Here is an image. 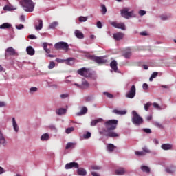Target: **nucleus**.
I'll list each match as a JSON object with an SVG mask.
<instances>
[{
	"label": "nucleus",
	"instance_id": "46",
	"mask_svg": "<svg viewBox=\"0 0 176 176\" xmlns=\"http://www.w3.org/2000/svg\"><path fill=\"white\" fill-rule=\"evenodd\" d=\"M153 106H154V108L157 109H161L160 106L157 102H154V104H153Z\"/></svg>",
	"mask_w": 176,
	"mask_h": 176
},
{
	"label": "nucleus",
	"instance_id": "40",
	"mask_svg": "<svg viewBox=\"0 0 176 176\" xmlns=\"http://www.w3.org/2000/svg\"><path fill=\"white\" fill-rule=\"evenodd\" d=\"M91 132H89V131L87 132L86 134H84V135H83V138H84V139H85V140L89 139V138H91Z\"/></svg>",
	"mask_w": 176,
	"mask_h": 176
},
{
	"label": "nucleus",
	"instance_id": "38",
	"mask_svg": "<svg viewBox=\"0 0 176 176\" xmlns=\"http://www.w3.org/2000/svg\"><path fill=\"white\" fill-rule=\"evenodd\" d=\"M152 105V103L151 102H148L144 104V110L146 111H148L150 107Z\"/></svg>",
	"mask_w": 176,
	"mask_h": 176
},
{
	"label": "nucleus",
	"instance_id": "44",
	"mask_svg": "<svg viewBox=\"0 0 176 176\" xmlns=\"http://www.w3.org/2000/svg\"><path fill=\"white\" fill-rule=\"evenodd\" d=\"M104 95L106 96L109 98H113V94L109 93V92H104Z\"/></svg>",
	"mask_w": 176,
	"mask_h": 176
},
{
	"label": "nucleus",
	"instance_id": "34",
	"mask_svg": "<svg viewBox=\"0 0 176 176\" xmlns=\"http://www.w3.org/2000/svg\"><path fill=\"white\" fill-rule=\"evenodd\" d=\"M87 20H88V16H81L79 17V22H80V23L86 22V21H87Z\"/></svg>",
	"mask_w": 176,
	"mask_h": 176
},
{
	"label": "nucleus",
	"instance_id": "50",
	"mask_svg": "<svg viewBox=\"0 0 176 176\" xmlns=\"http://www.w3.org/2000/svg\"><path fill=\"white\" fill-rule=\"evenodd\" d=\"M148 85L146 82L143 83V89L148 90Z\"/></svg>",
	"mask_w": 176,
	"mask_h": 176
},
{
	"label": "nucleus",
	"instance_id": "30",
	"mask_svg": "<svg viewBox=\"0 0 176 176\" xmlns=\"http://www.w3.org/2000/svg\"><path fill=\"white\" fill-rule=\"evenodd\" d=\"M12 122H13V127H14V129L16 132H18L19 131V126H18V124L15 120V118H12Z\"/></svg>",
	"mask_w": 176,
	"mask_h": 176
},
{
	"label": "nucleus",
	"instance_id": "32",
	"mask_svg": "<svg viewBox=\"0 0 176 176\" xmlns=\"http://www.w3.org/2000/svg\"><path fill=\"white\" fill-rule=\"evenodd\" d=\"M58 25L57 21H54L50 25V29H55Z\"/></svg>",
	"mask_w": 176,
	"mask_h": 176
},
{
	"label": "nucleus",
	"instance_id": "57",
	"mask_svg": "<svg viewBox=\"0 0 176 176\" xmlns=\"http://www.w3.org/2000/svg\"><path fill=\"white\" fill-rule=\"evenodd\" d=\"M91 175L93 176H100L99 173L95 172V171H91Z\"/></svg>",
	"mask_w": 176,
	"mask_h": 176
},
{
	"label": "nucleus",
	"instance_id": "63",
	"mask_svg": "<svg viewBox=\"0 0 176 176\" xmlns=\"http://www.w3.org/2000/svg\"><path fill=\"white\" fill-rule=\"evenodd\" d=\"M146 119H147V121H151L152 120V116H147V118H146Z\"/></svg>",
	"mask_w": 176,
	"mask_h": 176
},
{
	"label": "nucleus",
	"instance_id": "33",
	"mask_svg": "<svg viewBox=\"0 0 176 176\" xmlns=\"http://www.w3.org/2000/svg\"><path fill=\"white\" fill-rule=\"evenodd\" d=\"M115 148H116V146H114L113 144H108V150L110 152H113Z\"/></svg>",
	"mask_w": 176,
	"mask_h": 176
},
{
	"label": "nucleus",
	"instance_id": "4",
	"mask_svg": "<svg viewBox=\"0 0 176 176\" xmlns=\"http://www.w3.org/2000/svg\"><path fill=\"white\" fill-rule=\"evenodd\" d=\"M130 9L129 8H124L123 10H121V16L129 19V18L135 17L134 12H129Z\"/></svg>",
	"mask_w": 176,
	"mask_h": 176
},
{
	"label": "nucleus",
	"instance_id": "23",
	"mask_svg": "<svg viewBox=\"0 0 176 176\" xmlns=\"http://www.w3.org/2000/svg\"><path fill=\"white\" fill-rule=\"evenodd\" d=\"M12 27V24L9 23H4L2 25H0V29L1 30H6V29H10Z\"/></svg>",
	"mask_w": 176,
	"mask_h": 176
},
{
	"label": "nucleus",
	"instance_id": "9",
	"mask_svg": "<svg viewBox=\"0 0 176 176\" xmlns=\"http://www.w3.org/2000/svg\"><path fill=\"white\" fill-rule=\"evenodd\" d=\"M78 74L82 76L88 78L90 77L91 74L89 70L85 67H82L78 71Z\"/></svg>",
	"mask_w": 176,
	"mask_h": 176
},
{
	"label": "nucleus",
	"instance_id": "64",
	"mask_svg": "<svg viewBox=\"0 0 176 176\" xmlns=\"http://www.w3.org/2000/svg\"><path fill=\"white\" fill-rule=\"evenodd\" d=\"M143 68L144 69V70H148V66L147 65H143Z\"/></svg>",
	"mask_w": 176,
	"mask_h": 176
},
{
	"label": "nucleus",
	"instance_id": "8",
	"mask_svg": "<svg viewBox=\"0 0 176 176\" xmlns=\"http://www.w3.org/2000/svg\"><path fill=\"white\" fill-rule=\"evenodd\" d=\"M74 85L77 86L80 89L83 90L89 89L90 87L89 82L87 81L85 79H82V84L79 85L78 83H74Z\"/></svg>",
	"mask_w": 176,
	"mask_h": 176
},
{
	"label": "nucleus",
	"instance_id": "41",
	"mask_svg": "<svg viewBox=\"0 0 176 176\" xmlns=\"http://www.w3.org/2000/svg\"><path fill=\"white\" fill-rule=\"evenodd\" d=\"M101 8H102V14L105 15L107 12V9L105 5H104V4L102 5Z\"/></svg>",
	"mask_w": 176,
	"mask_h": 176
},
{
	"label": "nucleus",
	"instance_id": "14",
	"mask_svg": "<svg viewBox=\"0 0 176 176\" xmlns=\"http://www.w3.org/2000/svg\"><path fill=\"white\" fill-rule=\"evenodd\" d=\"M113 113H115L116 115H118V116H124L127 113V111L125 109L118 110L117 109H115L113 110Z\"/></svg>",
	"mask_w": 176,
	"mask_h": 176
},
{
	"label": "nucleus",
	"instance_id": "55",
	"mask_svg": "<svg viewBox=\"0 0 176 176\" xmlns=\"http://www.w3.org/2000/svg\"><path fill=\"white\" fill-rule=\"evenodd\" d=\"M157 76H158L157 72H153V74H151V76H153V78H155Z\"/></svg>",
	"mask_w": 176,
	"mask_h": 176
},
{
	"label": "nucleus",
	"instance_id": "39",
	"mask_svg": "<svg viewBox=\"0 0 176 176\" xmlns=\"http://www.w3.org/2000/svg\"><path fill=\"white\" fill-rule=\"evenodd\" d=\"M91 169L94 170H100L101 169V166L98 165H92L91 166Z\"/></svg>",
	"mask_w": 176,
	"mask_h": 176
},
{
	"label": "nucleus",
	"instance_id": "48",
	"mask_svg": "<svg viewBox=\"0 0 176 176\" xmlns=\"http://www.w3.org/2000/svg\"><path fill=\"white\" fill-rule=\"evenodd\" d=\"M16 28L20 30L24 28V25L23 24H19V25L16 26Z\"/></svg>",
	"mask_w": 176,
	"mask_h": 176
},
{
	"label": "nucleus",
	"instance_id": "49",
	"mask_svg": "<svg viewBox=\"0 0 176 176\" xmlns=\"http://www.w3.org/2000/svg\"><path fill=\"white\" fill-rule=\"evenodd\" d=\"M155 126L160 128V129H163V125L160 124V122H155Z\"/></svg>",
	"mask_w": 176,
	"mask_h": 176
},
{
	"label": "nucleus",
	"instance_id": "3",
	"mask_svg": "<svg viewBox=\"0 0 176 176\" xmlns=\"http://www.w3.org/2000/svg\"><path fill=\"white\" fill-rule=\"evenodd\" d=\"M132 123L136 126H140L144 123V119L135 111H132Z\"/></svg>",
	"mask_w": 176,
	"mask_h": 176
},
{
	"label": "nucleus",
	"instance_id": "43",
	"mask_svg": "<svg viewBox=\"0 0 176 176\" xmlns=\"http://www.w3.org/2000/svg\"><path fill=\"white\" fill-rule=\"evenodd\" d=\"M56 66V64L54 61H51L50 65H48V69H52L54 68V67Z\"/></svg>",
	"mask_w": 176,
	"mask_h": 176
},
{
	"label": "nucleus",
	"instance_id": "2",
	"mask_svg": "<svg viewBox=\"0 0 176 176\" xmlns=\"http://www.w3.org/2000/svg\"><path fill=\"white\" fill-rule=\"evenodd\" d=\"M22 6L25 12H32L34 9V3L32 0H23Z\"/></svg>",
	"mask_w": 176,
	"mask_h": 176
},
{
	"label": "nucleus",
	"instance_id": "53",
	"mask_svg": "<svg viewBox=\"0 0 176 176\" xmlns=\"http://www.w3.org/2000/svg\"><path fill=\"white\" fill-rule=\"evenodd\" d=\"M28 38H30L31 40H34V39H36V36L34 34H30L28 36Z\"/></svg>",
	"mask_w": 176,
	"mask_h": 176
},
{
	"label": "nucleus",
	"instance_id": "59",
	"mask_svg": "<svg viewBox=\"0 0 176 176\" xmlns=\"http://www.w3.org/2000/svg\"><path fill=\"white\" fill-rule=\"evenodd\" d=\"M140 35H142L143 36H146L148 35V34L146 33V31H143V32H140Z\"/></svg>",
	"mask_w": 176,
	"mask_h": 176
},
{
	"label": "nucleus",
	"instance_id": "25",
	"mask_svg": "<svg viewBox=\"0 0 176 176\" xmlns=\"http://www.w3.org/2000/svg\"><path fill=\"white\" fill-rule=\"evenodd\" d=\"M103 122V119L102 118H98L96 120H93L91 122V126H96L97 124L98 123H101Z\"/></svg>",
	"mask_w": 176,
	"mask_h": 176
},
{
	"label": "nucleus",
	"instance_id": "42",
	"mask_svg": "<svg viewBox=\"0 0 176 176\" xmlns=\"http://www.w3.org/2000/svg\"><path fill=\"white\" fill-rule=\"evenodd\" d=\"M74 131V127L72 126V127H69L66 129V133L67 134H70L71 133H72Z\"/></svg>",
	"mask_w": 176,
	"mask_h": 176
},
{
	"label": "nucleus",
	"instance_id": "19",
	"mask_svg": "<svg viewBox=\"0 0 176 176\" xmlns=\"http://www.w3.org/2000/svg\"><path fill=\"white\" fill-rule=\"evenodd\" d=\"M87 111H88V109L86 107H82L80 111V112H78L76 113V115L78 116H84L85 114H87Z\"/></svg>",
	"mask_w": 176,
	"mask_h": 176
},
{
	"label": "nucleus",
	"instance_id": "18",
	"mask_svg": "<svg viewBox=\"0 0 176 176\" xmlns=\"http://www.w3.org/2000/svg\"><path fill=\"white\" fill-rule=\"evenodd\" d=\"M110 66L115 72H118V63L116 60L111 61Z\"/></svg>",
	"mask_w": 176,
	"mask_h": 176
},
{
	"label": "nucleus",
	"instance_id": "62",
	"mask_svg": "<svg viewBox=\"0 0 176 176\" xmlns=\"http://www.w3.org/2000/svg\"><path fill=\"white\" fill-rule=\"evenodd\" d=\"M5 173V170L3 169V168L0 166V175L3 174Z\"/></svg>",
	"mask_w": 176,
	"mask_h": 176
},
{
	"label": "nucleus",
	"instance_id": "16",
	"mask_svg": "<svg viewBox=\"0 0 176 176\" xmlns=\"http://www.w3.org/2000/svg\"><path fill=\"white\" fill-rule=\"evenodd\" d=\"M145 153H150L151 151L148 148H143V151H136L135 154L138 156H143L145 155Z\"/></svg>",
	"mask_w": 176,
	"mask_h": 176
},
{
	"label": "nucleus",
	"instance_id": "45",
	"mask_svg": "<svg viewBox=\"0 0 176 176\" xmlns=\"http://www.w3.org/2000/svg\"><path fill=\"white\" fill-rule=\"evenodd\" d=\"M143 131H144V133H147V134H151L152 133V131L151 129H143Z\"/></svg>",
	"mask_w": 176,
	"mask_h": 176
},
{
	"label": "nucleus",
	"instance_id": "28",
	"mask_svg": "<svg viewBox=\"0 0 176 176\" xmlns=\"http://www.w3.org/2000/svg\"><path fill=\"white\" fill-rule=\"evenodd\" d=\"M123 56H124L125 58L129 59L131 56V50L130 49H128L126 52H124Z\"/></svg>",
	"mask_w": 176,
	"mask_h": 176
},
{
	"label": "nucleus",
	"instance_id": "37",
	"mask_svg": "<svg viewBox=\"0 0 176 176\" xmlns=\"http://www.w3.org/2000/svg\"><path fill=\"white\" fill-rule=\"evenodd\" d=\"M43 48L47 54H50L51 50L50 49H47V43H43Z\"/></svg>",
	"mask_w": 176,
	"mask_h": 176
},
{
	"label": "nucleus",
	"instance_id": "54",
	"mask_svg": "<svg viewBox=\"0 0 176 176\" xmlns=\"http://www.w3.org/2000/svg\"><path fill=\"white\" fill-rule=\"evenodd\" d=\"M161 20L166 21V20H168V16L166 15H161Z\"/></svg>",
	"mask_w": 176,
	"mask_h": 176
},
{
	"label": "nucleus",
	"instance_id": "58",
	"mask_svg": "<svg viewBox=\"0 0 176 176\" xmlns=\"http://www.w3.org/2000/svg\"><path fill=\"white\" fill-rule=\"evenodd\" d=\"M37 91V88L36 87H31L30 88V91L31 92H36Z\"/></svg>",
	"mask_w": 176,
	"mask_h": 176
},
{
	"label": "nucleus",
	"instance_id": "21",
	"mask_svg": "<svg viewBox=\"0 0 176 176\" xmlns=\"http://www.w3.org/2000/svg\"><path fill=\"white\" fill-rule=\"evenodd\" d=\"M126 173V170L124 168H119L116 170V175H123Z\"/></svg>",
	"mask_w": 176,
	"mask_h": 176
},
{
	"label": "nucleus",
	"instance_id": "17",
	"mask_svg": "<svg viewBox=\"0 0 176 176\" xmlns=\"http://www.w3.org/2000/svg\"><path fill=\"white\" fill-rule=\"evenodd\" d=\"M173 148V145L171 144H162V145H161V148H162V150L164 151H168V150H171Z\"/></svg>",
	"mask_w": 176,
	"mask_h": 176
},
{
	"label": "nucleus",
	"instance_id": "35",
	"mask_svg": "<svg viewBox=\"0 0 176 176\" xmlns=\"http://www.w3.org/2000/svg\"><path fill=\"white\" fill-rule=\"evenodd\" d=\"M166 170L169 174H173L175 173V168L173 167L166 168Z\"/></svg>",
	"mask_w": 176,
	"mask_h": 176
},
{
	"label": "nucleus",
	"instance_id": "29",
	"mask_svg": "<svg viewBox=\"0 0 176 176\" xmlns=\"http://www.w3.org/2000/svg\"><path fill=\"white\" fill-rule=\"evenodd\" d=\"M66 113V109L63 108H60L56 110V113L58 116H62Z\"/></svg>",
	"mask_w": 176,
	"mask_h": 176
},
{
	"label": "nucleus",
	"instance_id": "22",
	"mask_svg": "<svg viewBox=\"0 0 176 176\" xmlns=\"http://www.w3.org/2000/svg\"><path fill=\"white\" fill-rule=\"evenodd\" d=\"M75 35L79 39H83L84 38V34L78 30H76L75 31Z\"/></svg>",
	"mask_w": 176,
	"mask_h": 176
},
{
	"label": "nucleus",
	"instance_id": "11",
	"mask_svg": "<svg viewBox=\"0 0 176 176\" xmlns=\"http://www.w3.org/2000/svg\"><path fill=\"white\" fill-rule=\"evenodd\" d=\"M110 24L117 28V29H120L122 30H126V25L124 23H118L116 21H111Z\"/></svg>",
	"mask_w": 176,
	"mask_h": 176
},
{
	"label": "nucleus",
	"instance_id": "56",
	"mask_svg": "<svg viewBox=\"0 0 176 176\" xmlns=\"http://www.w3.org/2000/svg\"><path fill=\"white\" fill-rule=\"evenodd\" d=\"M97 27L100 29H101L102 28V23L100 21L97 22Z\"/></svg>",
	"mask_w": 176,
	"mask_h": 176
},
{
	"label": "nucleus",
	"instance_id": "52",
	"mask_svg": "<svg viewBox=\"0 0 176 176\" xmlns=\"http://www.w3.org/2000/svg\"><path fill=\"white\" fill-rule=\"evenodd\" d=\"M56 61L57 63H64L65 60H63V59L57 58L56 59Z\"/></svg>",
	"mask_w": 176,
	"mask_h": 176
},
{
	"label": "nucleus",
	"instance_id": "7",
	"mask_svg": "<svg viewBox=\"0 0 176 176\" xmlns=\"http://www.w3.org/2000/svg\"><path fill=\"white\" fill-rule=\"evenodd\" d=\"M56 50H63L67 51L69 50V45L65 42H58L54 45Z\"/></svg>",
	"mask_w": 176,
	"mask_h": 176
},
{
	"label": "nucleus",
	"instance_id": "20",
	"mask_svg": "<svg viewBox=\"0 0 176 176\" xmlns=\"http://www.w3.org/2000/svg\"><path fill=\"white\" fill-rule=\"evenodd\" d=\"M26 52L28 54V55H30V56H34L35 54V50L34 48H32V46H28L26 48Z\"/></svg>",
	"mask_w": 176,
	"mask_h": 176
},
{
	"label": "nucleus",
	"instance_id": "47",
	"mask_svg": "<svg viewBox=\"0 0 176 176\" xmlns=\"http://www.w3.org/2000/svg\"><path fill=\"white\" fill-rule=\"evenodd\" d=\"M146 14V11L144 10H140L139 11V15H140V16H143Z\"/></svg>",
	"mask_w": 176,
	"mask_h": 176
},
{
	"label": "nucleus",
	"instance_id": "1",
	"mask_svg": "<svg viewBox=\"0 0 176 176\" xmlns=\"http://www.w3.org/2000/svg\"><path fill=\"white\" fill-rule=\"evenodd\" d=\"M118 120H109L105 122L104 126L107 129H103L100 131V134L104 135L108 138H117L119 137V134L116 132L111 131L116 129L118 126Z\"/></svg>",
	"mask_w": 176,
	"mask_h": 176
},
{
	"label": "nucleus",
	"instance_id": "15",
	"mask_svg": "<svg viewBox=\"0 0 176 176\" xmlns=\"http://www.w3.org/2000/svg\"><path fill=\"white\" fill-rule=\"evenodd\" d=\"M43 20L38 19V23H35L36 30H38V31L41 30L42 28H43Z\"/></svg>",
	"mask_w": 176,
	"mask_h": 176
},
{
	"label": "nucleus",
	"instance_id": "26",
	"mask_svg": "<svg viewBox=\"0 0 176 176\" xmlns=\"http://www.w3.org/2000/svg\"><path fill=\"white\" fill-rule=\"evenodd\" d=\"M0 144L3 146H6V138H4L3 133L0 131Z\"/></svg>",
	"mask_w": 176,
	"mask_h": 176
},
{
	"label": "nucleus",
	"instance_id": "6",
	"mask_svg": "<svg viewBox=\"0 0 176 176\" xmlns=\"http://www.w3.org/2000/svg\"><path fill=\"white\" fill-rule=\"evenodd\" d=\"M136 95V87L135 85L131 86L129 91L125 94V97L129 99H133Z\"/></svg>",
	"mask_w": 176,
	"mask_h": 176
},
{
	"label": "nucleus",
	"instance_id": "24",
	"mask_svg": "<svg viewBox=\"0 0 176 176\" xmlns=\"http://www.w3.org/2000/svg\"><path fill=\"white\" fill-rule=\"evenodd\" d=\"M78 174L80 176H85L87 175V171L83 168H78Z\"/></svg>",
	"mask_w": 176,
	"mask_h": 176
},
{
	"label": "nucleus",
	"instance_id": "61",
	"mask_svg": "<svg viewBox=\"0 0 176 176\" xmlns=\"http://www.w3.org/2000/svg\"><path fill=\"white\" fill-rule=\"evenodd\" d=\"M6 107L5 102L0 101V107Z\"/></svg>",
	"mask_w": 176,
	"mask_h": 176
},
{
	"label": "nucleus",
	"instance_id": "27",
	"mask_svg": "<svg viewBox=\"0 0 176 176\" xmlns=\"http://www.w3.org/2000/svg\"><path fill=\"white\" fill-rule=\"evenodd\" d=\"M140 169H142V171L146 173H149L151 172V168L148 166L143 165L142 167H140Z\"/></svg>",
	"mask_w": 176,
	"mask_h": 176
},
{
	"label": "nucleus",
	"instance_id": "10",
	"mask_svg": "<svg viewBox=\"0 0 176 176\" xmlns=\"http://www.w3.org/2000/svg\"><path fill=\"white\" fill-rule=\"evenodd\" d=\"M16 55H17V53L16 52L15 49H14L12 47H10L6 50L5 56L6 58L9 56H14Z\"/></svg>",
	"mask_w": 176,
	"mask_h": 176
},
{
	"label": "nucleus",
	"instance_id": "5",
	"mask_svg": "<svg viewBox=\"0 0 176 176\" xmlns=\"http://www.w3.org/2000/svg\"><path fill=\"white\" fill-rule=\"evenodd\" d=\"M89 59L94 60L98 64H104L107 62V60L104 59V56H96L94 55H90Z\"/></svg>",
	"mask_w": 176,
	"mask_h": 176
},
{
	"label": "nucleus",
	"instance_id": "31",
	"mask_svg": "<svg viewBox=\"0 0 176 176\" xmlns=\"http://www.w3.org/2000/svg\"><path fill=\"white\" fill-rule=\"evenodd\" d=\"M41 140L42 141H47L49 140V134L48 133H44L41 138Z\"/></svg>",
	"mask_w": 176,
	"mask_h": 176
},
{
	"label": "nucleus",
	"instance_id": "13",
	"mask_svg": "<svg viewBox=\"0 0 176 176\" xmlns=\"http://www.w3.org/2000/svg\"><path fill=\"white\" fill-rule=\"evenodd\" d=\"M79 164L77 162H73L70 163H67L65 165V169H72V168H78Z\"/></svg>",
	"mask_w": 176,
	"mask_h": 176
},
{
	"label": "nucleus",
	"instance_id": "60",
	"mask_svg": "<svg viewBox=\"0 0 176 176\" xmlns=\"http://www.w3.org/2000/svg\"><path fill=\"white\" fill-rule=\"evenodd\" d=\"M153 142L155 144H159V140L157 138H154V140H153Z\"/></svg>",
	"mask_w": 176,
	"mask_h": 176
},
{
	"label": "nucleus",
	"instance_id": "51",
	"mask_svg": "<svg viewBox=\"0 0 176 176\" xmlns=\"http://www.w3.org/2000/svg\"><path fill=\"white\" fill-rule=\"evenodd\" d=\"M69 96V94H63L60 95V97L62 99H65V98H68Z\"/></svg>",
	"mask_w": 176,
	"mask_h": 176
},
{
	"label": "nucleus",
	"instance_id": "36",
	"mask_svg": "<svg viewBox=\"0 0 176 176\" xmlns=\"http://www.w3.org/2000/svg\"><path fill=\"white\" fill-rule=\"evenodd\" d=\"M74 143H73V142H68L67 146H66V147H65V148H66V150H68V149H69L71 148H74Z\"/></svg>",
	"mask_w": 176,
	"mask_h": 176
},
{
	"label": "nucleus",
	"instance_id": "12",
	"mask_svg": "<svg viewBox=\"0 0 176 176\" xmlns=\"http://www.w3.org/2000/svg\"><path fill=\"white\" fill-rule=\"evenodd\" d=\"M124 37V34L122 32H118L117 33L113 34V38L117 41H120L122 40Z\"/></svg>",
	"mask_w": 176,
	"mask_h": 176
}]
</instances>
